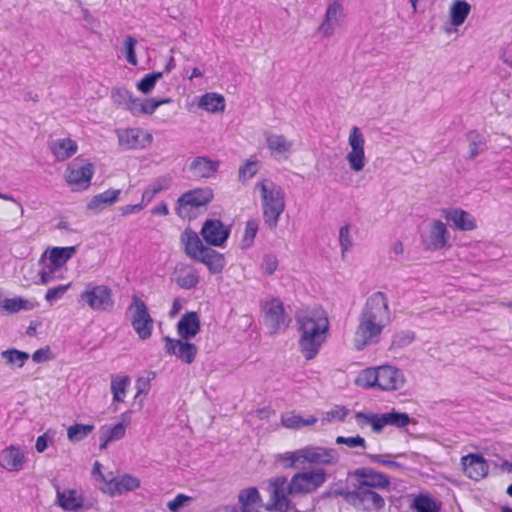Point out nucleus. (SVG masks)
<instances>
[{
	"mask_svg": "<svg viewBox=\"0 0 512 512\" xmlns=\"http://www.w3.org/2000/svg\"><path fill=\"white\" fill-rule=\"evenodd\" d=\"M40 264L42 265V268L38 273L40 277V283L47 285L56 279V273L59 272L61 268L51 265V262L45 258V255L41 257Z\"/></svg>",
	"mask_w": 512,
	"mask_h": 512,
	"instance_id": "44",
	"label": "nucleus"
},
{
	"mask_svg": "<svg viewBox=\"0 0 512 512\" xmlns=\"http://www.w3.org/2000/svg\"><path fill=\"white\" fill-rule=\"evenodd\" d=\"M181 242L184 246V251L192 259H196L202 252L203 249H206L198 234L187 228L183 231L181 235Z\"/></svg>",
	"mask_w": 512,
	"mask_h": 512,
	"instance_id": "27",
	"label": "nucleus"
},
{
	"mask_svg": "<svg viewBox=\"0 0 512 512\" xmlns=\"http://www.w3.org/2000/svg\"><path fill=\"white\" fill-rule=\"evenodd\" d=\"M348 143L351 150L347 153L346 160L352 171L359 172L365 167L366 158L364 152L365 139L358 127L354 126L350 130Z\"/></svg>",
	"mask_w": 512,
	"mask_h": 512,
	"instance_id": "12",
	"label": "nucleus"
},
{
	"mask_svg": "<svg viewBox=\"0 0 512 512\" xmlns=\"http://www.w3.org/2000/svg\"><path fill=\"white\" fill-rule=\"evenodd\" d=\"M1 357L9 365L23 367L26 361L29 359V354L17 349H8L1 352Z\"/></svg>",
	"mask_w": 512,
	"mask_h": 512,
	"instance_id": "43",
	"label": "nucleus"
},
{
	"mask_svg": "<svg viewBox=\"0 0 512 512\" xmlns=\"http://www.w3.org/2000/svg\"><path fill=\"white\" fill-rule=\"evenodd\" d=\"M304 454V448L297 449L292 452H286L284 454L279 455V460L283 463L286 468H295L297 463L305 464L304 458L302 455Z\"/></svg>",
	"mask_w": 512,
	"mask_h": 512,
	"instance_id": "46",
	"label": "nucleus"
},
{
	"mask_svg": "<svg viewBox=\"0 0 512 512\" xmlns=\"http://www.w3.org/2000/svg\"><path fill=\"white\" fill-rule=\"evenodd\" d=\"M80 301L96 312H111L115 306L111 287L88 282L80 293Z\"/></svg>",
	"mask_w": 512,
	"mask_h": 512,
	"instance_id": "6",
	"label": "nucleus"
},
{
	"mask_svg": "<svg viewBox=\"0 0 512 512\" xmlns=\"http://www.w3.org/2000/svg\"><path fill=\"white\" fill-rule=\"evenodd\" d=\"M218 167L219 163L217 161L206 157H197L191 163L190 170L196 177L209 178L217 172Z\"/></svg>",
	"mask_w": 512,
	"mask_h": 512,
	"instance_id": "31",
	"label": "nucleus"
},
{
	"mask_svg": "<svg viewBox=\"0 0 512 512\" xmlns=\"http://www.w3.org/2000/svg\"><path fill=\"white\" fill-rule=\"evenodd\" d=\"M263 309L265 312L264 323L270 333L276 334L280 331L286 330L289 326L290 318L286 314L285 308L280 299H271L263 305Z\"/></svg>",
	"mask_w": 512,
	"mask_h": 512,
	"instance_id": "10",
	"label": "nucleus"
},
{
	"mask_svg": "<svg viewBox=\"0 0 512 512\" xmlns=\"http://www.w3.org/2000/svg\"><path fill=\"white\" fill-rule=\"evenodd\" d=\"M213 199L210 188H198L182 194L177 200L176 213L180 218L190 216L192 208L205 206Z\"/></svg>",
	"mask_w": 512,
	"mask_h": 512,
	"instance_id": "9",
	"label": "nucleus"
},
{
	"mask_svg": "<svg viewBox=\"0 0 512 512\" xmlns=\"http://www.w3.org/2000/svg\"><path fill=\"white\" fill-rule=\"evenodd\" d=\"M113 99L116 103L123 106L125 109L129 111V107L131 102L134 101L135 97L126 89H116L113 91Z\"/></svg>",
	"mask_w": 512,
	"mask_h": 512,
	"instance_id": "55",
	"label": "nucleus"
},
{
	"mask_svg": "<svg viewBox=\"0 0 512 512\" xmlns=\"http://www.w3.org/2000/svg\"><path fill=\"white\" fill-rule=\"evenodd\" d=\"M25 455L18 446H8L1 451L0 465L9 472H18L24 468Z\"/></svg>",
	"mask_w": 512,
	"mask_h": 512,
	"instance_id": "22",
	"label": "nucleus"
},
{
	"mask_svg": "<svg viewBox=\"0 0 512 512\" xmlns=\"http://www.w3.org/2000/svg\"><path fill=\"white\" fill-rule=\"evenodd\" d=\"M348 412L349 410L345 406L336 405L325 413V420L329 422L333 420L344 421Z\"/></svg>",
	"mask_w": 512,
	"mask_h": 512,
	"instance_id": "58",
	"label": "nucleus"
},
{
	"mask_svg": "<svg viewBox=\"0 0 512 512\" xmlns=\"http://www.w3.org/2000/svg\"><path fill=\"white\" fill-rule=\"evenodd\" d=\"M391 322L388 298L383 292L371 294L363 305L354 333V347L361 351L379 342L384 328Z\"/></svg>",
	"mask_w": 512,
	"mask_h": 512,
	"instance_id": "2",
	"label": "nucleus"
},
{
	"mask_svg": "<svg viewBox=\"0 0 512 512\" xmlns=\"http://www.w3.org/2000/svg\"><path fill=\"white\" fill-rule=\"evenodd\" d=\"M190 500L189 496L178 494L173 500L168 502L167 507L171 512H178Z\"/></svg>",
	"mask_w": 512,
	"mask_h": 512,
	"instance_id": "60",
	"label": "nucleus"
},
{
	"mask_svg": "<svg viewBox=\"0 0 512 512\" xmlns=\"http://www.w3.org/2000/svg\"><path fill=\"white\" fill-rule=\"evenodd\" d=\"M130 385V378L127 375L111 377V391L115 402H122L126 395V390Z\"/></svg>",
	"mask_w": 512,
	"mask_h": 512,
	"instance_id": "40",
	"label": "nucleus"
},
{
	"mask_svg": "<svg viewBox=\"0 0 512 512\" xmlns=\"http://www.w3.org/2000/svg\"><path fill=\"white\" fill-rule=\"evenodd\" d=\"M278 268V259L273 254H266L262 258L261 269L264 274L272 275Z\"/></svg>",
	"mask_w": 512,
	"mask_h": 512,
	"instance_id": "56",
	"label": "nucleus"
},
{
	"mask_svg": "<svg viewBox=\"0 0 512 512\" xmlns=\"http://www.w3.org/2000/svg\"><path fill=\"white\" fill-rule=\"evenodd\" d=\"M463 471L467 477L479 481L487 476L489 465L480 454H468L461 458Z\"/></svg>",
	"mask_w": 512,
	"mask_h": 512,
	"instance_id": "19",
	"label": "nucleus"
},
{
	"mask_svg": "<svg viewBox=\"0 0 512 512\" xmlns=\"http://www.w3.org/2000/svg\"><path fill=\"white\" fill-rule=\"evenodd\" d=\"M335 442L338 445H346V446H348L350 448L360 447L363 450L366 449V441L360 435H356V436H353V437L338 436L336 438Z\"/></svg>",
	"mask_w": 512,
	"mask_h": 512,
	"instance_id": "54",
	"label": "nucleus"
},
{
	"mask_svg": "<svg viewBox=\"0 0 512 512\" xmlns=\"http://www.w3.org/2000/svg\"><path fill=\"white\" fill-rule=\"evenodd\" d=\"M119 146L124 150L143 149L151 144L153 137L140 128L116 130Z\"/></svg>",
	"mask_w": 512,
	"mask_h": 512,
	"instance_id": "13",
	"label": "nucleus"
},
{
	"mask_svg": "<svg viewBox=\"0 0 512 512\" xmlns=\"http://www.w3.org/2000/svg\"><path fill=\"white\" fill-rule=\"evenodd\" d=\"M57 504L66 511H77L83 506V497L75 489L56 488Z\"/></svg>",
	"mask_w": 512,
	"mask_h": 512,
	"instance_id": "26",
	"label": "nucleus"
},
{
	"mask_svg": "<svg viewBox=\"0 0 512 512\" xmlns=\"http://www.w3.org/2000/svg\"><path fill=\"white\" fill-rule=\"evenodd\" d=\"M256 188L260 191L264 223L270 229H275L281 214L285 210L284 189L267 179L258 181Z\"/></svg>",
	"mask_w": 512,
	"mask_h": 512,
	"instance_id": "4",
	"label": "nucleus"
},
{
	"mask_svg": "<svg viewBox=\"0 0 512 512\" xmlns=\"http://www.w3.org/2000/svg\"><path fill=\"white\" fill-rule=\"evenodd\" d=\"M346 500L354 507L366 512H377L385 505L384 498L379 493L362 487H356L348 492Z\"/></svg>",
	"mask_w": 512,
	"mask_h": 512,
	"instance_id": "8",
	"label": "nucleus"
},
{
	"mask_svg": "<svg viewBox=\"0 0 512 512\" xmlns=\"http://www.w3.org/2000/svg\"><path fill=\"white\" fill-rule=\"evenodd\" d=\"M230 230L219 219H208L204 222L201 235L204 240L212 245L221 247L229 237Z\"/></svg>",
	"mask_w": 512,
	"mask_h": 512,
	"instance_id": "18",
	"label": "nucleus"
},
{
	"mask_svg": "<svg viewBox=\"0 0 512 512\" xmlns=\"http://www.w3.org/2000/svg\"><path fill=\"white\" fill-rule=\"evenodd\" d=\"M467 139L469 141L470 146V158H475L484 150L485 140L481 135H479L475 131H470L467 134Z\"/></svg>",
	"mask_w": 512,
	"mask_h": 512,
	"instance_id": "49",
	"label": "nucleus"
},
{
	"mask_svg": "<svg viewBox=\"0 0 512 512\" xmlns=\"http://www.w3.org/2000/svg\"><path fill=\"white\" fill-rule=\"evenodd\" d=\"M163 341L165 343L164 349L167 354L177 357L186 364H191L195 361L198 353V348L195 344L187 342V340L184 341L182 338L174 339L169 336H165Z\"/></svg>",
	"mask_w": 512,
	"mask_h": 512,
	"instance_id": "14",
	"label": "nucleus"
},
{
	"mask_svg": "<svg viewBox=\"0 0 512 512\" xmlns=\"http://www.w3.org/2000/svg\"><path fill=\"white\" fill-rule=\"evenodd\" d=\"M258 232V221L256 219H250L246 222L245 231L241 240L242 248H249L257 235Z\"/></svg>",
	"mask_w": 512,
	"mask_h": 512,
	"instance_id": "48",
	"label": "nucleus"
},
{
	"mask_svg": "<svg viewBox=\"0 0 512 512\" xmlns=\"http://www.w3.org/2000/svg\"><path fill=\"white\" fill-rule=\"evenodd\" d=\"M70 288V284L59 285L53 288H49L45 294V300L47 302H55L61 299Z\"/></svg>",
	"mask_w": 512,
	"mask_h": 512,
	"instance_id": "57",
	"label": "nucleus"
},
{
	"mask_svg": "<svg viewBox=\"0 0 512 512\" xmlns=\"http://www.w3.org/2000/svg\"><path fill=\"white\" fill-rule=\"evenodd\" d=\"M57 161H64L73 156L78 149L77 143L70 138L56 139L49 145Z\"/></svg>",
	"mask_w": 512,
	"mask_h": 512,
	"instance_id": "28",
	"label": "nucleus"
},
{
	"mask_svg": "<svg viewBox=\"0 0 512 512\" xmlns=\"http://www.w3.org/2000/svg\"><path fill=\"white\" fill-rule=\"evenodd\" d=\"M50 349L49 347L40 348L32 354V360L36 363H41L49 360Z\"/></svg>",
	"mask_w": 512,
	"mask_h": 512,
	"instance_id": "64",
	"label": "nucleus"
},
{
	"mask_svg": "<svg viewBox=\"0 0 512 512\" xmlns=\"http://www.w3.org/2000/svg\"><path fill=\"white\" fill-rule=\"evenodd\" d=\"M120 190L109 189L100 194L95 195L88 203L87 207L90 210L101 209L102 205H111L118 199Z\"/></svg>",
	"mask_w": 512,
	"mask_h": 512,
	"instance_id": "39",
	"label": "nucleus"
},
{
	"mask_svg": "<svg viewBox=\"0 0 512 512\" xmlns=\"http://www.w3.org/2000/svg\"><path fill=\"white\" fill-rule=\"evenodd\" d=\"M403 453L393 455V454H366V457L369 459L371 463L381 464L383 466H387L388 460L393 457H402Z\"/></svg>",
	"mask_w": 512,
	"mask_h": 512,
	"instance_id": "61",
	"label": "nucleus"
},
{
	"mask_svg": "<svg viewBox=\"0 0 512 512\" xmlns=\"http://www.w3.org/2000/svg\"><path fill=\"white\" fill-rule=\"evenodd\" d=\"M135 45L136 40L131 36H127L123 41L121 52L124 54L125 59L129 64H137Z\"/></svg>",
	"mask_w": 512,
	"mask_h": 512,
	"instance_id": "53",
	"label": "nucleus"
},
{
	"mask_svg": "<svg viewBox=\"0 0 512 512\" xmlns=\"http://www.w3.org/2000/svg\"><path fill=\"white\" fill-rule=\"evenodd\" d=\"M139 486L140 481L138 478L126 474L106 481V486L103 488V490L111 496H116L126 492L134 491Z\"/></svg>",
	"mask_w": 512,
	"mask_h": 512,
	"instance_id": "23",
	"label": "nucleus"
},
{
	"mask_svg": "<svg viewBox=\"0 0 512 512\" xmlns=\"http://www.w3.org/2000/svg\"><path fill=\"white\" fill-rule=\"evenodd\" d=\"M93 430V425L75 424L67 429V436L70 441L79 442L86 438Z\"/></svg>",
	"mask_w": 512,
	"mask_h": 512,
	"instance_id": "45",
	"label": "nucleus"
},
{
	"mask_svg": "<svg viewBox=\"0 0 512 512\" xmlns=\"http://www.w3.org/2000/svg\"><path fill=\"white\" fill-rule=\"evenodd\" d=\"M0 307L5 309L8 313H17L21 310L29 311L33 309V304L21 297L6 298L0 303Z\"/></svg>",
	"mask_w": 512,
	"mask_h": 512,
	"instance_id": "41",
	"label": "nucleus"
},
{
	"mask_svg": "<svg viewBox=\"0 0 512 512\" xmlns=\"http://www.w3.org/2000/svg\"><path fill=\"white\" fill-rule=\"evenodd\" d=\"M305 464L315 467L295 473L291 479L276 476L268 480L267 492L269 500L265 509L269 512H301L293 500L316 492L328 479L323 467L336 466L340 461L339 452L332 447L307 445L304 446Z\"/></svg>",
	"mask_w": 512,
	"mask_h": 512,
	"instance_id": "1",
	"label": "nucleus"
},
{
	"mask_svg": "<svg viewBox=\"0 0 512 512\" xmlns=\"http://www.w3.org/2000/svg\"><path fill=\"white\" fill-rule=\"evenodd\" d=\"M176 283L183 289H192L199 283V277L192 271L181 273L177 276Z\"/></svg>",
	"mask_w": 512,
	"mask_h": 512,
	"instance_id": "52",
	"label": "nucleus"
},
{
	"mask_svg": "<svg viewBox=\"0 0 512 512\" xmlns=\"http://www.w3.org/2000/svg\"><path fill=\"white\" fill-rule=\"evenodd\" d=\"M405 384L403 372L390 365L378 367V388L384 391L399 390Z\"/></svg>",
	"mask_w": 512,
	"mask_h": 512,
	"instance_id": "17",
	"label": "nucleus"
},
{
	"mask_svg": "<svg viewBox=\"0 0 512 512\" xmlns=\"http://www.w3.org/2000/svg\"><path fill=\"white\" fill-rule=\"evenodd\" d=\"M411 508L416 512H439L441 503L437 502L429 494L421 493L414 498Z\"/></svg>",
	"mask_w": 512,
	"mask_h": 512,
	"instance_id": "37",
	"label": "nucleus"
},
{
	"mask_svg": "<svg viewBox=\"0 0 512 512\" xmlns=\"http://www.w3.org/2000/svg\"><path fill=\"white\" fill-rule=\"evenodd\" d=\"M449 239L446 225L436 220L432 223L429 233L423 237V243L427 250H440L445 247Z\"/></svg>",
	"mask_w": 512,
	"mask_h": 512,
	"instance_id": "20",
	"label": "nucleus"
},
{
	"mask_svg": "<svg viewBox=\"0 0 512 512\" xmlns=\"http://www.w3.org/2000/svg\"><path fill=\"white\" fill-rule=\"evenodd\" d=\"M130 412H124L121 415V422L113 426H103L101 431L113 442L122 439L125 436L127 426L130 423Z\"/></svg>",
	"mask_w": 512,
	"mask_h": 512,
	"instance_id": "35",
	"label": "nucleus"
},
{
	"mask_svg": "<svg viewBox=\"0 0 512 512\" xmlns=\"http://www.w3.org/2000/svg\"><path fill=\"white\" fill-rule=\"evenodd\" d=\"M163 189L161 185H153L152 188H148L144 190L142 194V201L140 204H143V207L147 205L153 197Z\"/></svg>",
	"mask_w": 512,
	"mask_h": 512,
	"instance_id": "63",
	"label": "nucleus"
},
{
	"mask_svg": "<svg viewBox=\"0 0 512 512\" xmlns=\"http://www.w3.org/2000/svg\"><path fill=\"white\" fill-rule=\"evenodd\" d=\"M345 17L344 8L339 0H334L326 9V13L318 31L324 37H331L335 30L340 27Z\"/></svg>",
	"mask_w": 512,
	"mask_h": 512,
	"instance_id": "16",
	"label": "nucleus"
},
{
	"mask_svg": "<svg viewBox=\"0 0 512 512\" xmlns=\"http://www.w3.org/2000/svg\"><path fill=\"white\" fill-rule=\"evenodd\" d=\"M200 331V318L197 312L185 313L177 323V332L180 338L189 340Z\"/></svg>",
	"mask_w": 512,
	"mask_h": 512,
	"instance_id": "25",
	"label": "nucleus"
},
{
	"mask_svg": "<svg viewBox=\"0 0 512 512\" xmlns=\"http://www.w3.org/2000/svg\"><path fill=\"white\" fill-rule=\"evenodd\" d=\"M318 419L315 416H308L303 418L302 416L295 414L294 412H287L282 414L281 423L285 428L288 429H301L305 426H312L316 424Z\"/></svg>",
	"mask_w": 512,
	"mask_h": 512,
	"instance_id": "33",
	"label": "nucleus"
},
{
	"mask_svg": "<svg viewBox=\"0 0 512 512\" xmlns=\"http://www.w3.org/2000/svg\"><path fill=\"white\" fill-rule=\"evenodd\" d=\"M238 499L242 512H258L257 508L262 502L260 493L255 487L242 490L239 493Z\"/></svg>",
	"mask_w": 512,
	"mask_h": 512,
	"instance_id": "32",
	"label": "nucleus"
},
{
	"mask_svg": "<svg viewBox=\"0 0 512 512\" xmlns=\"http://www.w3.org/2000/svg\"><path fill=\"white\" fill-rule=\"evenodd\" d=\"M259 170V162L256 159H248L240 166L238 178L241 182H246L254 177Z\"/></svg>",
	"mask_w": 512,
	"mask_h": 512,
	"instance_id": "47",
	"label": "nucleus"
},
{
	"mask_svg": "<svg viewBox=\"0 0 512 512\" xmlns=\"http://www.w3.org/2000/svg\"><path fill=\"white\" fill-rule=\"evenodd\" d=\"M93 173V164L77 157L67 167L66 181L76 189H85L89 186Z\"/></svg>",
	"mask_w": 512,
	"mask_h": 512,
	"instance_id": "11",
	"label": "nucleus"
},
{
	"mask_svg": "<svg viewBox=\"0 0 512 512\" xmlns=\"http://www.w3.org/2000/svg\"><path fill=\"white\" fill-rule=\"evenodd\" d=\"M355 420L360 428L365 426H371L374 433L380 434L386 426H392L395 428H404L411 423L410 416L405 412H399L392 410L387 413H366L356 412Z\"/></svg>",
	"mask_w": 512,
	"mask_h": 512,
	"instance_id": "5",
	"label": "nucleus"
},
{
	"mask_svg": "<svg viewBox=\"0 0 512 512\" xmlns=\"http://www.w3.org/2000/svg\"><path fill=\"white\" fill-rule=\"evenodd\" d=\"M471 6L465 0H456L450 7L451 23L454 26H460L469 15Z\"/></svg>",
	"mask_w": 512,
	"mask_h": 512,
	"instance_id": "38",
	"label": "nucleus"
},
{
	"mask_svg": "<svg viewBox=\"0 0 512 512\" xmlns=\"http://www.w3.org/2000/svg\"><path fill=\"white\" fill-rule=\"evenodd\" d=\"M52 441H53V435H50L49 431L40 435L37 438L36 444H35V448H36L37 452H39V453L44 452L47 449L48 444Z\"/></svg>",
	"mask_w": 512,
	"mask_h": 512,
	"instance_id": "62",
	"label": "nucleus"
},
{
	"mask_svg": "<svg viewBox=\"0 0 512 512\" xmlns=\"http://www.w3.org/2000/svg\"><path fill=\"white\" fill-rule=\"evenodd\" d=\"M198 106L211 113L222 112L225 109V100L220 94L206 93L201 96Z\"/></svg>",
	"mask_w": 512,
	"mask_h": 512,
	"instance_id": "36",
	"label": "nucleus"
},
{
	"mask_svg": "<svg viewBox=\"0 0 512 512\" xmlns=\"http://www.w3.org/2000/svg\"><path fill=\"white\" fill-rule=\"evenodd\" d=\"M415 340V334L412 331H401L392 338L391 346L393 348H404Z\"/></svg>",
	"mask_w": 512,
	"mask_h": 512,
	"instance_id": "51",
	"label": "nucleus"
},
{
	"mask_svg": "<svg viewBox=\"0 0 512 512\" xmlns=\"http://www.w3.org/2000/svg\"><path fill=\"white\" fill-rule=\"evenodd\" d=\"M355 383L363 388H378V367L364 369L357 376Z\"/></svg>",
	"mask_w": 512,
	"mask_h": 512,
	"instance_id": "42",
	"label": "nucleus"
},
{
	"mask_svg": "<svg viewBox=\"0 0 512 512\" xmlns=\"http://www.w3.org/2000/svg\"><path fill=\"white\" fill-rule=\"evenodd\" d=\"M265 141L271 155L277 160H287L293 148V142L284 135L266 133Z\"/></svg>",
	"mask_w": 512,
	"mask_h": 512,
	"instance_id": "21",
	"label": "nucleus"
},
{
	"mask_svg": "<svg viewBox=\"0 0 512 512\" xmlns=\"http://www.w3.org/2000/svg\"><path fill=\"white\" fill-rule=\"evenodd\" d=\"M75 247H54L48 255L47 252L44 254L45 258L51 262L54 267L62 268L67 261L74 255Z\"/></svg>",
	"mask_w": 512,
	"mask_h": 512,
	"instance_id": "34",
	"label": "nucleus"
},
{
	"mask_svg": "<svg viewBox=\"0 0 512 512\" xmlns=\"http://www.w3.org/2000/svg\"><path fill=\"white\" fill-rule=\"evenodd\" d=\"M339 242L342 249V254L346 253L352 246V238L348 225L342 226L339 230Z\"/></svg>",
	"mask_w": 512,
	"mask_h": 512,
	"instance_id": "59",
	"label": "nucleus"
},
{
	"mask_svg": "<svg viewBox=\"0 0 512 512\" xmlns=\"http://www.w3.org/2000/svg\"><path fill=\"white\" fill-rule=\"evenodd\" d=\"M171 102L170 98L160 100L135 98L129 107V112L134 116L152 115L162 104Z\"/></svg>",
	"mask_w": 512,
	"mask_h": 512,
	"instance_id": "29",
	"label": "nucleus"
},
{
	"mask_svg": "<svg viewBox=\"0 0 512 512\" xmlns=\"http://www.w3.org/2000/svg\"><path fill=\"white\" fill-rule=\"evenodd\" d=\"M296 324L299 350L306 360H312L327 340L330 327L328 315L320 307L306 309L296 315Z\"/></svg>",
	"mask_w": 512,
	"mask_h": 512,
	"instance_id": "3",
	"label": "nucleus"
},
{
	"mask_svg": "<svg viewBox=\"0 0 512 512\" xmlns=\"http://www.w3.org/2000/svg\"><path fill=\"white\" fill-rule=\"evenodd\" d=\"M354 477L358 483L357 487L367 489H386L390 486V479L384 473L373 468L361 467L354 471Z\"/></svg>",
	"mask_w": 512,
	"mask_h": 512,
	"instance_id": "15",
	"label": "nucleus"
},
{
	"mask_svg": "<svg viewBox=\"0 0 512 512\" xmlns=\"http://www.w3.org/2000/svg\"><path fill=\"white\" fill-rule=\"evenodd\" d=\"M444 218L452 222L461 231H471L476 228L475 218L465 210L450 208L443 211Z\"/></svg>",
	"mask_w": 512,
	"mask_h": 512,
	"instance_id": "24",
	"label": "nucleus"
},
{
	"mask_svg": "<svg viewBox=\"0 0 512 512\" xmlns=\"http://www.w3.org/2000/svg\"><path fill=\"white\" fill-rule=\"evenodd\" d=\"M161 72H152L146 74L138 83L137 88L144 94L150 93L155 87L156 82L162 78Z\"/></svg>",
	"mask_w": 512,
	"mask_h": 512,
	"instance_id": "50",
	"label": "nucleus"
},
{
	"mask_svg": "<svg viewBox=\"0 0 512 512\" xmlns=\"http://www.w3.org/2000/svg\"><path fill=\"white\" fill-rule=\"evenodd\" d=\"M195 260L205 264L213 274L220 273L225 266L224 256L210 247L203 249Z\"/></svg>",
	"mask_w": 512,
	"mask_h": 512,
	"instance_id": "30",
	"label": "nucleus"
},
{
	"mask_svg": "<svg viewBox=\"0 0 512 512\" xmlns=\"http://www.w3.org/2000/svg\"><path fill=\"white\" fill-rule=\"evenodd\" d=\"M128 312L131 314V325L141 340L151 337L154 320L151 317L145 302L137 295L132 296V301L128 306Z\"/></svg>",
	"mask_w": 512,
	"mask_h": 512,
	"instance_id": "7",
	"label": "nucleus"
}]
</instances>
